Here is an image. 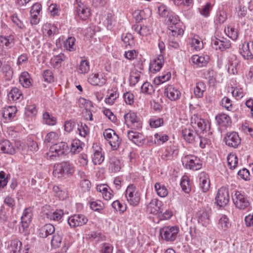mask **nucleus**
Instances as JSON below:
<instances>
[{"label": "nucleus", "instance_id": "f257e3e1", "mask_svg": "<svg viewBox=\"0 0 253 253\" xmlns=\"http://www.w3.org/2000/svg\"><path fill=\"white\" fill-rule=\"evenodd\" d=\"M125 196L129 204L133 207L139 205L140 194L133 184H129L125 192Z\"/></svg>", "mask_w": 253, "mask_h": 253}, {"label": "nucleus", "instance_id": "f03ea898", "mask_svg": "<svg viewBox=\"0 0 253 253\" xmlns=\"http://www.w3.org/2000/svg\"><path fill=\"white\" fill-rule=\"evenodd\" d=\"M232 200L236 208L240 210H245L250 206L247 197L241 191H235L232 196Z\"/></svg>", "mask_w": 253, "mask_h": 253}, {"label": "nucleus", "instance_id": "7ed1b4c3", "mask_svg": "<svg viewBox=\"0 0 253 253\" xmlns=\"http://www.w3.org/2000/svg\"><path fill=\"white\" fill-rule=\"evenodd\" d=\"M182 163L186 169L193 170L200 169L202 163L200 159L193 155H186L182 157Z\"/></svg>", "mask_w": 253, "mask_h": 253}, {"label": "nucleus", "instance_id": "20e7f679", "mask_svg": "<svg viewBox=\"0 0 253 253\" xmlns=\"http://www.w3.org/2000/svg\"><path fill=\"white\" fill-rule=\"evenodd\" d=\"M103 136L113 150L118 148L121 140L114 130L111 128L105 129L103 132Z\"/></svg>", "mask_w": 253, "mask_h": 253}, {"label": "nucleus", "instance_id": "39448f33", "mask_svg": "<svg viewBox=\"0 0 253 253\" xmlns=\"http://www.w3.org/2000/svg\"><path fill=\"white\" fill-rule=\"evenodd\" d=\"M179 232L178 227L165 226L160 230V235L163 239L167 241H173L176 239Z\"/></svg>", "mask_w": 253, "mask_h": 253}, {"label": "nucleus", "instance_id": "423d86ee", "mask_svg": "<svg viewBox=\"0 0 253 253\" xmlns=\"http://www.w3.org/2000/svg\"><path fill=\"white\" fill-rule=\"evenodd\" d=\"M88 218L82 214H75L70 216L68 219V224L71 228H75L85 225Z\"/></svg>", "mask_w": 253, "mask_h": 253}, {"label": "nucleus", "instance_id": "0eeeda50", "mask_svg": "<svg viewBox=\"0 0 253 253\" xmlns=\"http://www.w3.org/2000/svg\"><path fill=\"white\" fill-rule=\"evenodd\" d=\"M229 201V195L228 189L226 187H222L218 189L215 197V202L219 207H224L227 205Z\"/></svg>", "mask_w": 253, "mask_h": 253}, {"label": "nucleus", "instance_id": "6e6552de", "mask_svg": "<svg viewBox=\"0 0 253 253\" xmlns=\"http://www.w3.org/2000/svg\"><path fill=\"white\" fill-rule=\"evenodd\" d=\"M211 213V210L209 209L199 210L196 214L198 223L203 227H207L210 224Z\"/></svg>", "mask_w": 253, "mask_h": 253}, {"label": "nucleus", "instance_id": "1a4fd4ad", "mask_svg": "<svg viewBox=\"0 0 253 253\" xmlns=\"http://www.w3.org/2000/svg\"><path fill=\"white\" fill-rule=\"evenodd\" d=\"M191 124L193 127L198 129L197 131H207L209 128V123L205 119H202L199 116L194 115L191 117Z\"/></svg>", "mask_w": 253, "mask_h": 253}, {"label": "nucleus", "instance_id": "9d476101", "mask_svg": "<svg viewBox=\"0 0 253 253\" xmlns=\"http://www.w3.org/2000/svg\"><path fill=\"white\" fill-rule=\"evenodd\" d=\"M163 203L157 199H152L147 207V211L150 214L159 215L163 212Z\"/></svg>", "mask_w": 253, "mask_h": 253}, {"label": "nucleus", "instance_id": "9b49d317", "mask_svg": "<svg viewBox=\"0 0 253 253\" xmlns=\"http://www.w3.org/2000/svg\"><path fill=\"white\" fill-rule=\"evenodd\" d=\"M74 171V167L73 165L70 164L69 162H63L56 166L53 173L54 174L65 173L71 175Z\"/></svg>", "mask_w": 253, "mask_h": 253}, {"label": "nucleus", "instance_id": "f8f14e48", "mask_svg": "<svg viewBox=\"0 0 253 253\" xmlns=\"http://www.w3.org/2000/svg\"><path fill=\"white\" fill-rule=\"evenodd\" d=\"M240 52L242 56L246 59L253 58V42H245L240 48Z\"/></svg>", "mask_w": 253, "mask_h": 253}, {"label": "nucleus", "instance_id": "ddd939ff", "mask_svg": "<svg viewBox=\"0 0 253 253\" xmlns=\"http://www.w3.org/2000/svg\"><path fill=\"white\" fill-rule=\"evenodd\" d=\"M231 42L227 38L222 37L220 39L215 38L212 40V47L216 50L219 49L223 51L230 48Z\"/></svg>", "mask_w": 253, "mask_h": 253}, {"label": "nucleus", "instance_id": "4468645a", "mask_svg": "<svg viewBox=\"0 0 253 253\" xmlns=\"http://www.w3.org/2000/svg\"><path fill=\"white\" fill-rule=\"evenodd\" d=\"M164 63L163 55L159 54L150 63L149 70L152 73H155L161 70Z\"/></svg>", "mask_w": 253, "mask_h": 253}, {"label": "nucleus", "instance_id": "2eb2a0df", "mask_svg": "<svg viewBox=\"0 0 253 253\" xmlns=\"http://www.w3.org/2000/svg\"><path fill=\"white\" fill-rule=\"evenodd\" d=\"M226 144L229 146L236 148L241 143V139L236 132L227 134L225 137Z\"/></svg>", "mask_w": 253, "mask_h": 253}, {"label": "nucleus", "instance_id": "dca6fc26", "mask_svg": "<svg viewBox=\"0 0 253 253\" xmlns=\"http://www.w3.org/2000/svg\"><path fill=\"white\" fill-rule=\"evenodd\" d=\"M165 94L171 101H175L178 99L180 96V91L171 85H168L164 91Z\"/></svg>", "mask_w": 253, "mask_h": 253}, {"label": "nucleus", "instance_id": "f3484780", "mask_svg": "<svg viewBox=\"0 0 253 253\" xmlns=\"http://www.w3.org/2000/svg\"><path fill=\"white\" fill-rule=\"evenodd\" d=\"M0 151L3 154L11 155L16 153V149L13 144L6 139L0 142Z\"/></svg>", "mask_w": 253, "mask_h": 253}, {"label": "nucleus", "instance_id": "a211bd4d", "mask_svg": "<svg viewBox=\"0 0 253 253\" xmlns=\"http://www.w3.org/2000/svg\"><path fill=\"white\" fill-rule=\"evenodd\" d=\"M88 83L93 85H102L106 83V79L102 74H92L88 78Z\"/></svg>", "mask_w": 253, "mask_h": 253}, {"label": "nucleus", "instance_id": "6ab92c4d", "mask_svg": "<svg viewBox=\"0 0 253 253\" xmlns=\"http://www.w3.org/2000/svg\"><path fill=\"white\" fill-rule=\"evenodd\" d=\"M199 185L204 192H207L210 187V181L208 174L205 172H201L199 175Z\"/></svg>", "mask_w": 253, "mask_h": 253}, {"label": "nucleus", "instance_id": "aec40b11", "mask_svg": "<svg viewBox=\"0 0 253 253\" xmlns=\"http://www.w3.org/2000/svg\"><path fill=\"white\" fill-rule=\"evenodd\" d=\"M128 138L138 146L143 144L145 139L143 135L138 132L128 131L127 132Z\"/></svg>", "mask_w": 253, "mask_h": 253}, {"label": "nucleus", "instance_id": "412c9836", "mask_svg": "<svg viewBox=\"0 0 253 253\" xmlns=\"http://www.w3.org/2000/svg\"><path fill=\"white\" fill-rule=\"evenodd\" d=\"M77 12L83 20H86L90 15V8L82 2L78 3Z\"/></svg>", "mask_w": 253, "mask_h": 253}, {"label": "nucleus", "instance_id": "4be33fe9", "mask_svg": "<svg viewBox=\"0 0 253 253\" xmlns=\"http://www.w3.org/2000/svg\"><path fill=\"white\" fill-rule=\"evenodd\" d=\"M125 123L127 124H131L133 127H140V123L138 121V119L134 112H129L124 115Z\"/></svg>", "mask_w": 253, "mask_h": 253}, {"label": "nucleus", "instance_id": "5701e85b", "mask_svg": "<svg viewBox=\"0 0 253 253\" xmlns=\"http://www.w3.org/2000/svg\"><path fill=\"white\" fill-rule=\"evenodd\" d=\"M104 160V153L100 147L97 149H93L92 155V161L94 165H100Z\"/></svg>", "mask_w": 253, "mask_h": 253}, {"label": "nucleus", "instance_id": "b1692460", "mask_svg": "<svg viewBox=\"0 0 253 253\" xmlns=\"http://www.w3.org/2000/svg\"><path fill=\"white\" fill-rule=\"evenodd\" d=\"M191 60L193 64L197 65L198 67H202L207 64L209 60V57L207 55L204 56L194 55L191 58Z\"/></svg>", "mask_w": 253, "mask_h": 253}, {"label": "nucleus", "instance_id": "393cba45", "mask_svg": "<svg viewBox=\"0 0 253 253\" xmlns=\"http://www.w3.org/2000/svg\"><path fill=\"white\" fill-rule=\"evenodd\" d=\"M43 34L45 36L51 37L58 33V29L54 25L46 23L42 28Z\"/></svg>", "mask_w": 253, "mask_h": 253}, {"label": "nucleus", "instance_id": "a878e982", "mask_svg": "<svg viewBox=\"0 0 253 253\" xmlns=\"http://www.w3.org/2000/svg\"><path fill=\"white\" fill-rule=\"evenodd\" d=\"M55 232L54 226L51 224H46L40 229V237L42 238L47 237Z\"/></svg>", "mask_w": 253, "mask_h": 253}, {"label": "nucleus", "instance_id": "bb28decb", "mask_svg": "<svg viewBox=\"0 0 253 253\" xmlns=\"http://www.w3.org/2000/svg\"><path fill=\"white\" fill-rule=\"evenodd\" d=\"M64 215L63 211L61 210H56L53 211H50L45 213L47 218L50 220L59 221Z\"/></svg>", "mask_w": 253, "mask_h": 253}, {"label": "nucleus", "instance_id": "cd10ccee", "mask_svg": "<svg viewBox=\"0 0 253 253\" xmlns=\"http://www.w3.org/2000/svg\"><path fill=\"white\" fill-rule=\"evenodd\" d=\"M182 135L185 141L189 143H196L197 136H198L193 130L185 129L182 131Z\"/></svg>", "mask_w": 253, "mask_h": 253}, {"label": "nucleus", "instance_id": "c85d7f7f", "mask_svg": "<svg viewBox=\"0 0 253 253\" xmlns=\"http://www.w3.org/2000/svg\"><path fill=\"white\" fill-rule=\"evenodd\" d=\"M16 111V107L12 106L4 107L2 110V116L6 120H10L14 116Z\"/></svg>", "mask_w": 253, "mask_h": 253}, {"label": "nucleus", "instance_id": "c756f323", "mask_svg": "<svg viewBox=\"0 0 253 253\" xmlns=\"http://www.w3.org/2000/svg\"><path fill=\"white\" fill-rule=\"evenodd\" d=\"M22 243L17 239L11 241L8 249L10 253H20L22 249Z\"/></svg>", "mask_w": 253, "mask_h": 253}, {"label": "nucleus", "instance_id": "7c9ffc66", "mask_svg": "<svg viewBox=\"0 0 253 253\" xmlns=\"http://www.w3.org/2000/svg\"><path fill=\"white\" fill-rule=\"evenodd\" d=\"M215 120L217 124L222 126H226L231 124L230 117L225 114H218L215 117Z\"/></svg>", "mask_w": 253, "mask_h": 253}, {"label": "nucleus", "instance_id": "2f4dec72", "mask_svg": "<svg viewBox=\"0 0 253 253\" xmlns=\"http://www.w3.org/2000/svg\"><path fill=\"white\" fill-rule=\"evenodd\" d=\"M32 215L31 213L28 211V209H25L21 216V224L23 229L28 227L29 224L31 221Z\"/></svg>", "mask_w": 253, "mask_h": 253}, {"label": "nucleus", "instance_id": "473e14b6", "mask_svg": "<svg viewBox=\"0 0 253 253\" xmlns=\"http://www.w3.org/2000/svg\"><path fill=\"white\" fill-rule=\"evenodd\" d=\"M206 90V85L203 82H198L196 84L194 88V92L197 98H202L204 96V93Z\"/></svg>", "mask_w": 253, "mask_h": 253}, {"label": "nucleus", "instance_id": "72a5a7b5", "mask_svg": "<svg viewBox=\"0 0 253 253\" xmlns=\"http://www.w3.org/2000/svg\"><path fill=\"white\" fill-rule=\"evenodd\" d=\"M239 64V61L237 59L236 57L233 56L229 61L228 67V71L229 73L235 75L237 73L238 71L237 67Z\"/></svg>", "mask_w": 253, "mask_h": 253}, {"label": "nucleus", "instance_id": "f704fd0d", "mask_svg": "<svg viewBox=\"0 0 253 253\" xmlns=\"http://www.w3.org/2000/svg\"><path fill=\"white\" fill-rule=\"evenodd\" d=\"M7 96L10 101H15L20 99L22 96V94L19 89L17 87H13Z\"/></svg>", "mask_w": 253, "mask_h": 253}, {"label": "nucleus", "instance_id": "c9c22d12", "mask_svg": "<svg viewBox=\"0 0 253 253\" xmlns=\"http://www.w3.org/2000/svg\"><path fill=\"white\" fill-rule=\"evenodd\" d=\"M109 169L112 172L119 171L121 168L120 160L115 157H112L110 159Z\"/></svg>", "mask_w": 253, "mask_h": 253}, {"label": "nucleus", "instance_id": "e433bc0d", "mask_svg": "<svg viewBox=\"0 0 253 253\" xmlns=\"http://www.w3.org/2000/svg\"><path fill=\"white\" fill-rule=\"evenodd\" d=\"M108 94V97L105 98V102L109 105H113L115 100L119 97V93L116 89H114L109 90Z\"/></svg>", "mask_w": 253, "mask_h": 253}, {"label": "nucleus", "instance_id": "4c0bfd02", "mask_svg": "<svg viewBox=\"0 0 253 253\" xmlns=\"http://www.w3.org/2000/svg\"><path fill=\"white\" fill-rule=\"evenodd\" d=\"M227 164L231 169H234L237 166L238 159L235 154L230 153L227 157Z\"/></svg>", "mask_w": 253, "mask_h": 253}, {"label": "nucleus", "instance_id": "58836bf2", "mask_svg": "<svg viewBox=\"0 0 253 253\" xmlns=\"http://www.w3.org/2000/svg\"><path fill=\"white\" fill-rule=\"evenodd\" d=\"M169 34L173 37L181 36L184 33L183 29L181 27L180 24L169 26Z\"/></svg>", "mask_w": 253, "mask_h": 253}, {"label": "nucleus", "instance_id": "ea45409f", "mask_svg": "<svg viewBox=\"0 0 253 253\" xmlns=\"http://www.w3.org/2000/svg\"><path fill=\"white\" fill-rule=\"evenodd\" d=\"M19 80L23 87H28L31 85L30 75L27 72H24L21 74Z\"/></svg>", "mask_w": 253, "mask_h": 253}, {"label": "nucleus", "instance_id": "a19ab883", "mask_svg": "<svg viewBox=\"0 0 253 253\" xmlns=\"http://www.w3.org/2000/svg\"><path fill=\"white\" fill-rule=\"evenodd\" d=\"M43 122L47 125L54 126L56 124V118L48 112H44L42 115Z\"/></svg>", "mask_w": 253, "mask_h": 253}, {"label": "nucleus", "instance_id": "79ce46f5", "mask_svg": "<svg viewBox=\"0 0 253 253\" xmlns=\"http://www.w3.org/2000/svg\"><path fill=\"white\" fill-rule=\"evenodd\" d=\"M83 143L79 139H74L71 143V152L72 153H78L83 150Z\"/></svg>", "mask_w": 253, "mask_h": 253}, {"label": "nucleus", "instance_id": "37998d69", "mask_svg": "<svg viewBox=\"0 0 253 253\" xmlns=\"http://www.w3.org/2000/svg\"><path fill=\"white\" fill-rule=\"evenodd\" d=\"M78 72L80 74H85L89 71V63L85 59L82 60L77 68Z\"/></svg>", "mask_w": 253, "mask_h": 253}, {"label": "nucleus", "instance_id": "c03bdc74", "mask_svg": "<svg viewBox=\"0 0 253 253\" xmlns=\"http://www.w3.org/2000/svg\"><path fill=\"white\" fill-rule=\"evenodd\" d=\"M154 187L159 196L165 197L168 195V190L164 185H161L160 183H156Z\"/></svg>", "mask_w": 253, "mask_h": 253}, {"label": "nucleus", "instance_id": "a18cd8bd", "mask_svg": "<svg viewBox=\"0 0 253 253\" xmlns=\"http://www.w3.org/2000/svg\"><path fill=\"white\" fill-rule=\"evenodd\" d=\"M171 77V73L169 72H167L166 73L154 79V83L157 85H160L168 81H169Z\"/></svg>", "mask_w": 253, "mask_h": 253}, {"label": "nucleus", "instance_id": "49530a36", "mask_svg": "<svg viewBox=\"0 0 253 253\" xmlns=\"http://www.w3.org/2000/svg\"><path fill=\"white\" fill-rule=\"evenodd\" d=\"M181 188L183 191L186 193H188L191 191V185L189 180L187 176H183L180 182Z\"/></svg>", "mask_w": 253, "mask_h": 253}, {"label": "nucleus", "instance_id": "de8ad7c7", "mask_svg": "<svg viewBox=\"0 0 253 253\" xmlns=\"http://www.w3.org/2000/svg\"><path fill=\"white\" fill-rule=\"evenodd\" d=\"M219 227L223 230H226L230 226L229 219L226 215H222L218 221Z\"/></svg>", "mask_w": 253, "mask_h": 253}, {"label": "nucleus", "instance_id": "09e8293b", "mask_svg": "<svg viewBox=\"0 0 253 253\" xmlns=\"http://www.w3.org/2000/svg\"><path fill=\"white\" fill-rule=\"evenodd\" d=\"M13 39H10L8 37L0 36V45L5 46L8 48H11L13 45Z\"/></svg>", "mask_w": 253, "mask_h": 253}, {"label": "nucleus", "instance_id": "8fccbe9b", "mask_svg": "<svg viewBox=\"0 0 253 253\" xmlns=\"http://www.w3.org/2000/svg\"><path fill=\"white\" fill-rule=\"evenodd\" d=\"M78 130L79 132V134L81 136L85 137L89 134V129L85 124L80 122L78 124Z\"/></svg>", "mask_w": 253, "mask_h": 253}, {"label": "nucleus", "instance_id": "3c124183", "mask_svg": "<svg viewBox=\"0 0 253 253\" xmlns=\"http://www.w3.org/2000/svg\"><path fill=\"white\" fill-rule=\"evenodd\" d=\"M78 105L80 108H84L85 110H89L93 107L91 101L82 97L79 99Z\"/></svg>", "mask_w": 253, "mask_h": 253}, {"label": "nucleus", "instance_id": "603ef678", "mask_svg": "<svg viewBox=\"0 0 253 253\" xmlns=\"http://www.w3.org/2000/svg\"><path fill=\"white\" fill-rule=\"evenodd\" d=\"M224 32L233 40H236L238 37V31L234 28L228 27L227 29H225Z\"/></svg>", "mask_w": 253, "mask_h": 253}, {"label": "nucleus", "instance_id": "864d4df0", "mask_svg": "<svg viewBox=\"0 0 253 253\" xmlns=\"http://www.w3.org/2000/svg\"><path fill=\"white\" fill-rule=\"evenodd\" d=\"M75 41L76 39L74 37L68 38L64 43L65 48L70 51H74L76 49L75 46Z\"/></svg>", "mask_w": 253, "mask_h": 253}, {"label": "nucleus", "instance_id": "5fc2aeb1", "mask_svg": "<svg viewBox=\"0 0 253 253\" xmlns=\"http://www.w3.org/2000/svg\"><path fill=\"white\" fill-rule=\"evenodd\" d=\"M122 40L125 44L126 46L128 45L131 46L134 44L133 38L131 34L127 33L125 35L123 34L122 36Z\"/></svg>", "mask_w": 253, "mask_h": 253}, {"label": "nucleus", "instance_id": "6e6d98bb", "mask_svg": "<svg viewBox=\"0 0 253 253\" xmlns=\"http://www.w3.org/2000/svg\"><path fill=\"white\" fill-rule=\"evenodd\" d=\"M191 45L197 51L200 50L203 47V43L198 37H194L191 40Z\"/></svg>", "mask_w": 253, "mask_h": 253}, {"label": "nucleus", "instance_id": "4d7b16f0", "mask_svg": "<svg viewBox=\"0 0 253 253\" xmlns=\"http://www.w3.org/2000/svg\"><path fill=\"white\" fill-rule=\"evenodd\" d=\"M141 91L142 93L151 94L154 91V89L152 84L148 82L144 83L141 87Z\"/></svg>", "mask_w": 253, "mask_h": 253}, {"label": "nucleus", "instance_id": "13d9d810", "mask_svg": "<svg viewBox=\"0 0 253 253\" xmlns=\"http://www.w3.org/2000/svg\"><path fill=\"white\" fill-rule=\"evenodd\" d=\"M11 19L17 28L20 29H23L25 26L23 22L19 19L17 13H14L11 16Z\"/></svg>", "mask_w": 253, "mask_h": 253}, {"label": "nucleus", "instance_id": "bf43d9fd", "mask_svg": "<svg viewBox=\"0 0 253 253\" xmlns=\"http://www.w3.org/2000/svg\"><path fill=\"white\" fill-rule=\"evenodd\" d=\"M62 155L58 154V150L56 148L54 145L51 146L48 152L46 153V157L48 159L53 160L54 158Z\"/></svg>", "mask_w": 253, "mask_h": 253}, {"label": "nucleus", "instance_id": "052dcab7", "mask_svg": "<svg viewBox=\"0 0 253 253\" xmlns=\"http://www.w3.org/2000/svg\"><path fill=\"white\" fill-rule=\"evenodd\" d=\"M112 208L116 211L121 213L124 212L126 210V206L123 205L119 200L114 201L112 204Z\"/></svg>", "mask_w": 253, "mask_h": 253}, {"label": "nucleus", "instance_id": "680f3d73", "mask_svg": "<svg viewBox=\"0 0 253 253\" xmlns=\"http://www.w3.org/2000/svg\"><path fill=\"white\" fill-rule=\"evenodd\" d=\"M56 148L58 150V154L63 155L68 150V146L67 143L61 142L54 144Z\"/></svg>", "mask_w": 253, "mask_h": 253}, {"label": "nucleus", "instance_id": "e2e57ef3", "mask_svg": "<svg viewBox=\"0 0 253 253\" xmlns=\"http://www.w3.org/2000/svg\"><path fill=\"white\" fill-rule=\"evenodd\" d=\"M61 237L58 234H55L52 236L51 245L54 248H58L61 243Z\"/></svg>", "mask_w": 253, "mask_h": 253}, {"label": "nucleus", "instance_id": "0e129e2a", "mask_svg": "<svg viewBox=\"0 0 253 253\" xmlns=\"http://www.w3.org/2000/svg\"><path fill=\"white\" fill-rule=\"evenodd\" d=\"M52 189L56 196L60 199L63 200L66 197L67 194L66 192L61 190L59 186L54 185L53 186Z\"/></svg>", "mask_w": 253, "mask_h": 253}, {"label": "nucleus", "instance_id": "69168bd1", "mask_svg": "<svg viewBox=\"0 0 253 253\" xmlns=\"http://www.w3.org/2000/svg\"><path fill=\"white\" fill-rule=\"evenodd\" d=\"M175 150L171 147L168 148L162 155L161 158L164 160L170 159Z\"/></svg>", "mask_w": 253, "mask_h": 253}, {"label": "nucleus", "instance_id": "338daca9", "mask_svg": "<svg viewBox=\"0 0 253 253\" xmlns=\"http://www.w3.org/2000/svg\"><path fill=\"white\" fill-rule=\"evenodd\" d=\"M159 14L162 17H168L170 12L169 8L164 4H161L158 7Z\"/></svg>", "mask_w": 253, "mask_h": 253}, {"label": "nucleus", "instance_id": "774afa93", "mask_svg": "<svg viewBox=\"0 0 253 253\" xmlns=\"http://www.w3.org/2000/svg\"><path fill=\"white\" fill-rule=\"evenodd\" d=\"M58 138V134L55 132H50L46 134L44 142L45 143H53Z\"/></svg>", "mask_w": 253, "mask_h": 253}]
</instances>
